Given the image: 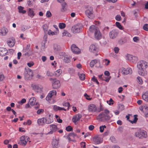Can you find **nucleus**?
Segmentation results:
<instances>
[{
  "label": "nucleus",
  "instance_id": "cd10ccee",
  "mask_svg": "<svg viewBox=\"0 0 148 148\" xmlns=\"http://www.w3.org/2000/svg\"><path fill=\"white\" fill-rule=\"evenodd\" d=\"M143 99L146 101L148 102V91H146L142 95Z\"/></svg>",
  "mask_w": 148,
  "mask_h": 148
},
{
  "label": "nucleus",
  "instance_id": "a18cd8bd",
  "mask_svg": "<svg viewBox=\"0 0 148 148\" xmlns=\"http://www.w3.org/2000/svg\"><path fill=\"white\" fill-rule=\"evenodd\" d=\"M42 27L44 32H46L48 29V26L47 24H44L43 25Z\"/></svg>",
  "mask_w": 148,
  "mask_h": 148
},
{
  "label": "nucleus",
  "instance_id": "2eb2a0df",
  "mask_svg": "<svg viewBox=\"0 0 148 148\" xmlns=\"http://www.w3.org/2000/svg\"><path fill=\"white\" fill-rule=\"evenodd\" d=\"M93 141L97 144H99L102 142L101 138L99 136H96L93 138Z\"/></svg>",
  "mask_w": 148,
  "mask_h": 148
},
{
  "label": "nucleus",
  "instance_id": "774afa93",
  "mask_svg": "<svg viewBox=\"0 0 148 148\" xmlns=\"http://www.w3.org/2000/svg\"><path fill=\"white\" fill-rule=\"evenodd\" d=\"M44 111V110L43 109H39L37 110V113L38 114H40L41 113L43 112Z\"/></svg>",
  "mask_w": 148,
  "mask_h": 148
},
{
  "label": "nucleus",
  "instance_id": "4be33fe9",
  "mask_svg": "<svg viewBox=\"0 0 148 148\" xmlns=\"http://www.w3.org/2000/svg\"><path fill=\"white\" fill-rule=\"evenodd\" d=\"M97 63H99V66H100L101 64L100 60L97 59L93 60L90 62V66L91 67H92L94 66L95 64Z\"/></svg>",
  "mask_w": 148,
  "mask_h": 148
},
{
  "label": "nucleus",
  "instance_id": "ddd939ff",
  "mask_svg": "<svg viewBox=\"0 0 148 148\" xmlns=\"http://www.w3.org/2000/svg\"><path fill=\"white\" fill-rule=\"evenodd\" d=\"M97 108L96 106L94 104H91L88 106V110L89 112H95L97 111Z\"/></svg>",
  "mask_w": 148,
  "mask_h": 148
},
{
  "label": "nucleus",
  "instance_id": "1a4fd4ad",
  "mask_svg": "<svg viewBox=\"0 0 148 148\" xmlns=\"http://www.w3.org/2000/svg\"><path fill=\"white\" fill-rule=\"evenodd\" d=\"M48 117L45 118V123L50 124L53 121V115L52 114H47Z\"/></svg>",
  "mask_w": 148,
  "mask_h": 148
},
{
  "label": "nucleus",
  "instance_id": "5701e85b",
  "mask_svg": "<svg viewBox=\"0 0 148 148\" xmlns=\"http://www.w3.org/2000/svg\"><path fill=\"white\" fill-rule=\"evenodd\" d=\"M59 142L56 139L53 140L52 142V145L53 148H57L58 146Z\"/></svg>",
  "mask_w": 148,
  "mask_h": 148
},
{
  "label": "nucleus",
  "instance_id": "9d476101",
  "mask_svg": "<svg viewBox=\"0 0 148 148\" xmlns=\"http://www.w3.org/2000/svg\"><path fill=\"white\" fill-rule=\"evenodd\" d=\"M127 57L128 60L132 62H136L138 60L137 57L130 54H127Z\"/></svg>",
  "mask_w": 148,
  "mask_h": 148
},
{
  "label": "nucleus",
  "instance_id": "c756f323",
  "mask_svg": "<svg viewBox=\"0 0 148 148\" xmlns=\"http://www.w3.org/2000/svg\"><path fill=\"white\" fill-rule=\"evenodd\" d=\"M77 135L75 134L74 132L71 133L68 135L67 138L68 139L69 141H71V139L70 138V137H73V138L75 136H76Z\"/></svg>",
  "mask_w": 148,
  "mask_h": 148
},
{
  "label": "nucleus",
  "instance_id": "3c124183",
  "mask_svg": "<svg viewBox=\"0 0 148 148\" xmlns=\"http://www.w3.org/2000/svg\"><path fill=\"white\" fill-rule=\"evenodd\" d=\"M47 75L48 77H52L53 76V73L49 71H48L47 73Z\"/></svg>",
  "mask_w": 148,
  "mask_h": 148
},
{
  "label": "nucleus",
  "instance_id": "49530a36",
  "mask_svg": "<svg viewBox=\"0 0 148 148\" xmlns=\"http://www.w3.org/2000/svg\"><path fill=\"white\" fill-rule=\"evenodd\" d=\"M110 61L107 59H105L103 60V62L104 63L105 65H108L110 63Z\"/></svg>",
  "mask_w": 148,
  "mask_h": 148
},
{
  "label": "nucleus",
  "instance_id": "c03bdc74",
  "mask_svg": "<svg viewBox=\"0 0 148 148\" xmlns=\"http://www.w3.org/2000/svg\"><path fill=\"white\" fill-rule=\"evenodd\" d=\"M106 128V126L105 125H102L100 127V132H103L104 128Z\"/></svg>",
  "mask_w": 148,
  "mask_h": 148
},
{
  "label": "nucleus",
  "instance_id": "338daca9",
  "mask_svg": "<svg viewBox=\"0 0 148 148\" xmlns=\"http://www.w3.org/2000/svg\"><path fill=\"white\" fill-rule=\"evenodd\" d=\"M115 19L117 21H120L121 20V17L120 15H117L115 17Z\"/></svg>",
  "mask_w": 148,
  "mask_h": 148
},
{
  "label": "nucleus",
  "instance_id": "473e14b6",
  "mask_svg": "<svg viewBox=\"0 0 148 148\" xmlns=\"http://www.w3.org/2000/svg\"><path fill=\"white\" fill-rule=\"evenodd\" d=\"M127 42V40L125 38H123L120 39L119 40V42L121 45H123Z\"/></svg>",
  "mask_w": 148,
  "mask_h": 148
},
{
  "label": "nucleus",
  "instance_id": "f3484780",
  "mask_svg": "<svg viewBox=\"0 0 148 148\" xmlns=\"http://www.w3.org/2000/svg\"><path fill=\"white\" fill-rule=\"evenodd\" d=\"M15 43V40L14 38L10 39L8 42V45L10 47H13L14 46Z\"/></svg>",
  "mask_w": 148,
  "mask_h": 148
},
{
  "label": "nucleus",
  "instance_id": "a19ab883",
  "mask_svg": "<svg viewBox=\"0 0 148 148\" xmlns=\"http://www.w3.org/2000/svg\"><path fill=\"white\" fill-rule=\"evenodd\" d=\"M63 34L64 35L68 36L69 37H71V34L70 33H69L66 31L65 30H64Z\"/></svg>",
  "mask_w": 148,
  "mask_h": 148
},
{
  "label": "nucleus",
  "instance_id": "8fccbe9b",
  "mask_svg": "<svg viewBox=\"0 0 148 148\" xmlns=\"http://www.w3.org/2000/svg\"><path fill=\"white\" fill-rule=\"evenodd\" d=\"M52 16V14L51 12L49 11H47L46 14V16L47 17H50Z\"/></svg>",
  "mask_w": 148,
  "mask_h": 148
},
{
  "label": "nucleus",
  "instance_id": "864d4df0",
  "mask_svg": "<svg viewBox=\"0 0 148 148\" xmlns=\"http://www.w3.org/2000/svg\"><path fill=\"white\" fill-rule=\"evenodd\" d=\"M63 106L65 107H67V109L69 110L70 106V103L69 102L63 103Z\"/></svg>",
  "mask_w": 148,
  "mask_h": 148
},
{
  "label": "nucleus",
  "instance_id": "f03ea898",
  "mask_svg": "<svg viewBox=\"0 0 148 148\" xmlns=\"http://www.w3.org/2000/svg\"><path fill=\"white\" fill-rule=\"evenodd\" d=\"M24 74L25 79L29 80L32 79V77L33 76V72L30 69H25Z\"/></svg>",
  "mask_w": 148,
  "mask_h": 148
},
{
  "label": "nucleus",
  "instance_id": "79ce46f5",
  "mask_svg": "<svg viewBox=\"0 0 148 148\" xmlns=\"http://www.w3.org/2000/svg\"><path fill=\"white\" fill-rule=\"evenodd\" d=\"M115 25L116 27L119 28L120 29L122 30L123 29V27L120 23L118 22H116L115 23Z\"/></svg>",
  "mask_w": 148,
  "mask_h": 148
},
{
  "label": "nucleus",
  "instance_id": "423d86ee",
  "mask_svg": "<svg viewBox=\"0 0 148 148\" xmlns=\"http://www.w3.org/2000/svg\"><path fill=\"white\" fill-rule=\"evenodd\" d=\"M119 34L118 30L114 29L109 32V36L110 39H114L116 38Z\"/></svg>",
  "mask_w": 148,
  "mask_h": 148
},
{
  "label": "nucleus",
  "instance_id": "680f3d73",
  "mask_svg": "<svg viewBox=\"0 0 148 148\" xmlns=\"http://www.w3.org/2000/svg\"><path fill=\"white\" fill-rule=\"evenodd\" d=\"M84 96L86 99L88 100H90L92 99V98H90L89 97L90 96L88 95L86 93L84 94Z\"/></svg>",
  "mask_w": 148,
  "mask_h": 148
},
{
  "label": "nucleus",
  "instance_id": "603ef678",
  "mask_svg": "<svg viewBox=\"0 0 148 148\" xmlns=\"http://www.w3.org/2000/svg\"><path fill=\"white\" fill-rule=\"evenodd\" d=\"M143 29L146 31H148V24H145L143 27Z\"/></svg>",
  "mask_w": 148,
  "mask_h": 148
},
{
  "label": "nucleus",
  "instance_id": "052dcab7",
  "mask_svg": "<svg viewBox=\"0 0 148 148\" xmlns=\"http://www.w3.org/2000/svg\"><path fill=\"white\" fill-rule=\"evenodd\" d=\"M110 139L113 143H115L116 141V139L113 136H111L110 138Z\"/></svg>",
  "mask_w": 148,
  "mask_h": 148
},
{
  "label": "nucleus",
  "instance_id": "9b49d317",
  "mask_svg": "<svg viewBox=\"0 0 148 148\" xmlns=\"http://www.w3.org/2000/svg\"><path fill=\"white\" fill-rule=\"evenodd\" d=\"M82 117L81 114H78L73 116L72 118L73 122L76 124V123L77 121L80 120Z\"/></svg>",
  "mask_w": 148,
  "mask_h": 148
},
{
  "label": "nucleus",
  "instance_id": "4d7b16f0",
  "mask_svg": "<svg viewBox=\"0 0 148 148\" xmlns=\"http://www.w3.org/2000/svg\"><path fill=\"white\" fill-rule=\"evenodd\" d=\"M123 128L122 127H119L117 129V130L118 132L121 133L123 132Z\"/></svg>",
  "mask_w": 148,
  "mask_h": 148
},
{
  "label": "nucleus",
  "instance_id": "6e6d98bb",
  "mask_svg": "<svg viewBox=\"0 0 148 148\" xmlns=\"http://www.w3.org/2000/svg\"><path fill=\"white\" fill-rule=\"evenodd\" d=\"M26 100L25 99H23L21 101H18V103L21 105H22L23 103L25 102Z\"/></svg>",
  "mask_w": 148,
  "mask_h": 148
},
{
  "label": "nucleus",
  "instance_id": "13d9d810",
  "mask_svg": "<svg viewBox=\"0 0 148 148\" xmlns=\"http://www.w3.org/2000/svg\"><path fill=\"white\" fill-rule=\"evenodd\" d=\"M53 47L54 50L56 51H58V45L57 44H54L53 45Z\"/></svg>",
  "mask_w": 148,
  "mask_h": 148
},
{
  "label": "nucleus",
  "instance_id": "37998d69",
  "mask_svg": "<svg viewBox=\"0 0 148 148\" xmlns=\"http://www.w3.org/2000/svg\"><path fill=\"white\" fill-rule=\"evenodd\" d=\"M66 27V25L64 23H60L59 25V27L61 29H64Z\"/></svg>",
  "mask_w": 148,
  "mask_h": 148
},
{
  "label": "nucleus",
  "instance_id": "a878e982",
  "mask_svg": "<svg viewBox=\"0 0 148 148\" xmlns=\"http://www.w3.org/2000/svg\"><path fill=\"white\" fill-rule=\"evenodd\" d=\"M89 30L91 32H95L98 28L95 26L92 25L89 28Z\"/></svg>",
  "mask_w": 148,
  "mask_h": 148
},
{
  "label": "nucleus",
  "instance_id": "20e7f679",
  "mask_svg": "<svg viewBox=\"0 0 148 148\" xmlns=\"http://www.w3.org/2000/svg\"><path fill=\"white\" fill-rule=\"evenodd\" d=\"M82 24H78L73 26L71 30L73 33H79L82 31Z\"/></svg>",
  "mask_w": 148,
  "mask_h": 148
},
{
  "label": "nucleus",
  "instance_id": "de8ad7c7",
  "mask_svg": "<svg viewBox=\"0 0 148 148\" xmlns=\"http://www.w3.org/2000/svg\"><path fill=\"white\" fill-rule=\"evenodd\" d=\"M62 71L61 69H59L56 71L55 73L56 75L58 76L62 73Z\"/></svg>",
  "mask_w": 148,
  "mask_h": 148
},
{
  "label": "nucleus",
  "instance_id": "a211bd4d",
  "mask_svg": "<svg viewBox=\"0 0 148 148\" xmlns=\"http://www.w3.org/2000/svg\"><path fill=\"white\" fill-rule=\"evenodd\" d=\"M94 35L95 38L97 40H99L101 38V33L99 29L94 33Z\"/></svg>",
  "mask_w": 148,
  "mask_h": 148
},
{
  "label": "nucleus",
  "instance_id": "6e6552de",
  "mask_svg": "<svg viewBox=\"0 0 148 148\" xmlns=\"http://www.w3.org/2000/svg\"><path fill=\"white\" fill-rule=\"evenodd\" d=\"M147 64L146 62L145 61H140L138 63L137 67L138 69L143 68L145 69L147 66Z\"/></svg>",
  "mask_w": 148,
  "mask_h": 148
},
{
  "label": "nucleus",
  "instance_id": "09e8293b",
  "mask_svg": "<svg viewBox=\"0 0 148 148\" xmlns=\"http://www.w3.org/2000/svg\"><path fill=\"white\" fill-rule=\"evenodd\" d=\"M66 129L67 131L70 132L72 131L73 128L71 126L69 125L66 127Z\"/></svg>",
  "mask_w": 148,
  "mask_h": 148
},
{
  "label": "nucleus",
  "instance_id": "aec40b11",
  "mask_svg": "<svg viewBox=\"0 0 148 148\" xmlns=\"http://www.w3.org/2000/svg\"><path fill=\"white\" fill-rule=\"evenodd\" d=\"M138 74L142 76H145L147 75V71L145 70V69H138Z\"/></svg>",
  "mask_w": 148,
  "mask_h": 148
},
{
  "label": "nucleus",
  "instance_id": "c85d7f7f",
  "mask_svg": "<svg viewBox=\"0 0 148 148\" xmlns=\"http://www.w3.org/2000/svg\"><path fill=\"white\" fill-rule=\"evenodd\" d=\"M36 99L34 97L31 98L29 100V103L31 106L34 105L36 102Z\"/></svg>",
  "mask_w": 148,
  "mask_h": 148
},
{
  "label": "nucleus",
  "instance_id": "5fc2aeb1",
  "mask_svg": "<svg viewBox=\"0 0 148 148\" xmlns=\"http://www.w3.org/2000/svg\"><path fill=\"white\" fill-rule=\"evenodd\" d=\"M92 80L94 82H96L98 84H99V83L97 79L95 78V76H93L92 79Z\"/></svg>",
  "mask_w": 148,
  "mask_h": 148
},
{
  "label": "nucleus",
  "instance_id": "72a5a7b5",
  "mask_svg": "<svg viewBox=\"0 0 148 148\" xmlns=\"http://www.w3.org/2000/svg\"><path fill=\"white\" fill-rule=\"evenodd\" d=\"M28 14L30 17H32L34 16L35 15V14L34 13L33 11L30 9H29V11H28Z\"/></svg>",
  "mask_w": 148,
  "mask_h": 148
},
{
  "label": "nucleus",
  "instance_id": "7c9ffc66",
  "mask_svg": "<svg viewBox=\"0 0 148 148\" xmlns=\"http://www.w3.org/2000/svg\"><path fill=\"white\" fill-rule=\"evenodd\" d=\"M18 9L19 10V12L20 13H21L23 14H25L26 12V11L23 10L24 7L21 6H19L18 7Z\"/></svg>",
  "mask_w": 148,
  "mask_h": 148
},
{
  "label": "nucleus",
  "instance_id": "0e129e2a",
  "mask_svg": "<svg viewBox=\"0 0 148 148\" xmlns=\"http://www.w3.org/2000/svg\"><path fill=\"white\" fill-rule=\"evenodd\" d=\"M60 107L56 105H54L53 106V110L55 111H57L58 110H59Z\"/></svg>",
  "mask_w": 148,
  "mask_h": 148
},
{
  "label": "nucleus",
  "instance_id": "dca6fc26",
  "mask_svg": "<svg viewBox=\"0 0 148 148\" xmlns=\"http://www.w3.org/2000/svg\"><path fill=\"white\" fill-rule=\"evenodd\" d=\"M49 126L50 127L51 131L48 132V134H52L53 132L56 131L57 127L56 125L52 124L49 125Z\"/></svg>",
  "mask_w": 148,
  "mask_h": 148
},
{
  "label": "nucleus",
  "instance_id": "0eeeda50",
  "mask_svg": "<svg viewBox=\"0 0 148 148\" xmlns=\"http://www.w3.org/2000/svg\"><path fill=\"white\" fill-rule=\"evenodd\" d=\"M135 135L136 136L140 138H146L147 136V132L144 131H139L135 133Z\"/></svg>",
  "mask_w": 148,
  "mask_h": 148
},
{
  "label": "nucleus",
  "instance_id": "6ab92c4d",
  "mask_svg": "<svg viewBox=\"0 0 148 148\" xmlns=\"http://www.w3.org/2000/svg\"><path fill=\"white\" fill-rule=\"evenodd\" d=\"M8 53V50L5 48L0 47V55L1 56H4Z\"/></svg>",
  "mask_w": 148,
  "mask_h": 148
},
{
  "label": "nucleus",
  "instance_id": "7ed1b4c3",
  "mask_svg": "<svg viewBox=\"0 0 148 148\" xmlns=\"http://www.w3.org/2000/svg\"><path fill=\"white\" fill-rule=\"evenodd\" d=\"M85 13L86 16L89 18L92 19L94 17L93 11V8L90 6L88 7Z\"/></svg>",
  "mask_w": 148,
  "mask_h": 148
},
{
  "label": "nucleus",
  "instance_id": "bf43d9fd",
  "mask_svg": "<svg viewBox=\"0 0 148 148\" xmlns=\"http://www.w3.org/2000/svg\"><path fill=\"white\" fill-rule=\"evenodd\" d=\"M26 136H21L20 138V141H22L23 140H26Z\"/></svg>",
  "mask_w": 148,
  "mask_h": 148
},
{
  "label": "nucleus",
  "instance_id": "e433bc0d",
  "mask_svg": "<svg viewBox=\"0 0 148 148\" xmlns=\"http://www.w3.org/2000/svg\"><path fill=\"white\" fill-rule=\"evenodd\" d=\"M80 79L82 80H84L85 79V75L83 73L78 74Z\"/></svg>",
  "mask_w": 148,
  "mask_h": 148
},
{
  "label": "nucleus",
  "instance_id": "ea45409f",
  "mask_svg": "<svg viewBox=\"0 0 148 148\" xmlns=\"http://www.w3.org/2000/svg\"><path fill=\"white\" fill-rule=\"evenodd\" d=\"M64 62L66 63H69L70 62L71 60L67 56H64Z\"/></svg>",
  "mask_w": 148,
  "mask_h": 148
},
{
  "label": "nucleus",
  "instance_id": "bb28decb",
  "mask_svg": "<svg viewBox=\"0 0 148 148\" xmlns=\"http://www.w3.org/2000/svg\"><path fill=\"white\" fill-rule=\"evenodd\" d=\"M37 122L38 125H43L45 122V118H43L41 119H38L37 121Z\"/></svg>",
  "mask_w": 148,
  "mask_h": 148
},
{
  "label": "nucleus",
  "instance_id": "412c9836",
  "mask_svg": "<svg viewBox=\"0 0 148 148\" xmlns=\"http://www.w3.org/2000/svg\"><path fill=\"white\" fill-rule=\"evenodd\" d=\"M8 32V30L6 28L3 27L0 29V35L5 36Z\"/></svg>",
  "mask_w": 148,
  "mask_h": 148
},
{
  "label": "nucleus",
  "instance_id": "4c0bfd02",
  "mask_svg": "<svg viewBox=\"0 0 148 148\" xmlns=\"http://www.w3.org/2000/svg\"><path fill=\"white\" fill-rule=\"evenodd\" d=\"M30 28V27L29 26H27L24 25H23L21 27V30L22 31H24L27 29H29Z\"/></svg>",
  "mask_w": 148,
  "mask_h": 148
},
{
  "label": "nucleus",
  "instance_id": "e2e57ef3",
  "mask_svg": "<svg viewBox=\"0 0 148 148\" xmlns=\"http://www.w3.org/2000/svg\"><path fill=\"white\" fill-rule=\"evenodd\" d=\"M119 49L117 47H115L114 49V51L115 53H117L119 51Z\"/></svg>",
  "mask_w": 148,
  "mask_h": 148
},
{
  "label": "nucleus",
  "instance_id": "58836bf2",
  "mask_svg": "<svg viewBox=\"0 0 148 148\" xmlns=\"http://www.w3.org/2000/svg\"><path fill=\"white\" fill-rule=\"evenodd\" d=\"M30 47V44L27 45L26 47L24 48L23 50V53L25 52L28 50H29V49Z\"/></svg>",
  "mask_w": 148,
  "mask_h": 148
},
{
  "label": "nucleus",
  "instance_id": "393cba45",
  "mask_svg": "<svg viewBox=\"0 0 148 148\" xmlns=\"http://www.w3.org/2000/svg\"><path fill=\"white\" fill-rule=\"evenodd\" d=\"M90 50L93 53H95L97 51V49L94 45H91L90 47Z\"/></svg>",
  "mask_w": 148,
  "mask_h": 148
},
{
  "label": "nucleus",
  "instance_id": "f704fd0d",
  "mask_svg": "<svg viewBox=\"0 0 148 148\" xmlns=\"http://www.w3.org/2000/svg\"><path fill=\"white\" fill-rule=\"evenodd\" d=\"M134 118L133 121L129 120V121L132 123H136L138 120V118L137 117V115H134Z\"/></svg>",
  "mask_w": 148,
  "mask_h": 148
},
{
  "label": "nucleus",
  "instance_id": "2f4dec72",
  "mask_svg": "<svg viewBox=\"0 0 148 148\" xmlns=\"http://www.w3.org/2000/svg\"><path fill=\"white\" fill-rule=\"evenodd\" d=\"M66 5V3L65 2H64L62 4V8L61 10L62 12H64L66 10V8H65V6Z\"/></svg>",
  "mask_w": 148,
  "mask_h": 148
},
{
  "label": "nucleus",
  "instance_id": "f8f14e48",
  "mask_svg": "<svg viewBox=\"0 0 148 148\" xmlns=\"http://www.w3.org/2000/svg\"><path fill=\"white\" fill-rule=\"evenodd\" d=\"M132 70L130 68H127V69L123 68L122 71V73L124 75H126L132 73Z\"/></svg>",
  "mask_w": 148,
  "mask_h": 148
},
{
  "label": "nucleus",
  "instance_id": "69168bd1",
  "mask_svg": "<svg viewBox=\"0 0 148 148\" xmlns=\"http://www.w3.org/2000/svg\"><path fill=\"white\" fill-rule=\"evenodd\" d=\"M48 34L49 35H53L55 34V32H52L51 30H49L48 32Z\"/></svg>",
  "mask_w": 148,
  "mask_h": 148
},
{
  "label": "nucleus",
  "instance_id": "f257e3e1",
  "mask_svg": "<svg viewBox=\"0 0 148 148\" xmlns=\"http://www.w3.org/2000/svg\"><path fill=\"white\" fill-rule=\"evenodd\" d=\"M104 112H101L99 115L100 119H101L103 121H108L109 120L110 117L108 115L109 111L107 109H105L104 110Z\"/></svg>",
  "mask_w": 148,
  "mask_h": 148
},
{
  "label": "nucleus",
  "instance_id": "4468645a",
  "mask_svg": "<svg viewBox=\"0 0 148 148\" xmlns=\"http://www.w3.org/2000/svg\"><path fill=\"white\" fill-rule=\"evenodd\" d=\"M72 51L75 53L78 54L80 52V49L75 45L73 44L71 47Z\"/></svg>",
  "mask_w": 148,
  "mask_h": 148
},
{
  "label": "nucleus",
  "instance_id": "c9c22d12",
  "mask_svg": "<svg viewBox=\"0 0 148 148\" xmlns=\"http://www.w3.org/2000/svg\"><path fill=\"white\" fill-rule=\"evenodd\" d=\"M27 140H23L22 141H19L18 143V144H19V145H22V146H25L26 144H27Z\"/></svg>",
  "mask_w": 148,
  "mask_h": 148
},
{
  "label": "nucleus",
  "instance_id": "b1692460",
  "mask_svg": "<svg viewBox=\"0 0 148 148\" xmlns=\"http://www.w3.org/2000/svg\"><path fill=\"white\" fill-rule=\"evenodd\" d=\"M33 89L37 92H41L42 90V88L38 86L34 85L32 86Z\"/></svg>",
  "mask_w": 148,
  "mask_h": 148
},
{
  "label": "nucleus",
  "instance_id": "39448f33",
  "mask_svg": "<svg viewBox=\"0 0 148 148\" xmlns=\"http://www.w3.org/2000/svg\"><path fill=\"white\" fill-rule=\"evenodd\" d=\"M49 80L51 81L52 87L54 89L58 88L60 86V81L58 80H57L56 78H50Z\"/></svg>",
  "mask_w": 148,
  "mask_h": 148
}]
</instances>
